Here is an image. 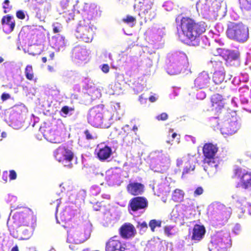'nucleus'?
<instances>
[{
    "label": "nucleus",
    "instance_id": "f257e3e1",
    "mask_svg": "<svg viewBox=\"0 0 251 251\" xmlns=\"http://www.w3.org/2000/svg\"><path fill=\"white\" fill-rule=\"evenodd\" d=\"M13 223L8 226L10 234L19 240L28 239L32 234L31 225L33 216L27 210L16 213L13 216Z\"/></svg>",
    "mask_w": 251,
    "mask_h": 251
},
{
    "label": "nucleus",
    "instance_id": "f03ea898",
    "mask_svg": "<svg viewBox=\"0 0 251 251\" xmlns=\"http://www.w3.org/2000/svg\"><path fill=\"white\" fill-rule=\"evenodd\" d=\"M82 18L79 20L76 32L77 38L85 42H90L93 38L94 31L91 26V21L97 14L96 6L94 4L85 3Z\"/></svg>",
    "mask_w": 251,
    "mask_h": 251
},
{
    "label": "nucleus",
    "instance_id": "7ed1b4c3",
    "mask_svg": "<svg viewBox=\"0 0 251 251\" xmlns=\"http://www.w3.org/2000/svg\"><path fill=\"white\" fill-rule=\"evenodd\" d=\"M184 40L189 44L195 41L206 30V25L203 22H196L188 17H182L179 25Z\"/></svg>",
    "mask_w": 251,
    "mask_h": 251
},
{
    "label": "nucleus",
    "instance_id": "20e7f679",
    "mask_svg": "<svg viewBox=\"0 0 251 251\" xmlns=\"http://www.w3.org/2000/svg\"><path fill=\"white\" fill-rule=\"evenodd\" d=\"M218 148L216 145L205 143L202 148L203 167L208 175H212L217 171L218 164L216 161V154Z\"/></svg>",
    "mask_w": 251,
    "mask_h": 251
},
{
    "label": "nucleus",
    "instance_id": "39448f33",
    "mask_svg": "<svg viewBox=\"0 0 251 251\" xmlns=\"http://www.w3.org/2000/svg\"><path fill=\"white\" fill-rule=\"evenodd\" d=\"M226 34L230 39L243 43L249 38L248 27L242 24H231L227 28Z\"/></svg>",
    "mask_w": 251,
    "mask_h": 251
},
{
    "label": "nucleus",
    "instance_id": "423d86ee",
    "mask_svg": "<svg viewBox=\"0 0 251 251\" xmlns=\"http://www.w3.org/2000/svg\"><path fill=\"white\" fill-rule=\"evenodd\" d=\"M74 156L75 154L72 149L66 146H59L54 152L56 160L68 168H72V161Z\"/></svg>",
    "mask_w": 251,
    "mask_h": 251
},
{
    "label": "nucleus",
    "instance_id": "0eeeda50",
    "mask_svg": "<svg viewBox=\"0 0 251 251\" xmlns=\"http://www.w3.org/2000/svg\"><path fill=\"white\" fill-rule=\"evenodd\" d=\"M232 178L238 179L237 188L241 187L247 190L251 188V172L246 169L237 167L233 170Z\"/></svg>",
    "mask_w": 251,
    "mask_h": 251
},
{
    "label": "nucleus",
    "instance_id": "6e6552de",
    "mask_svg": "<svg viewBox=\"0 0 251 251\" xmlns=\"http://www.w3.org/2000/svg\"><path fill=\"white\" fill-rule=\"evenodd\" d=\"M104 105H98L92 108L89 112L88 116V123L94 126L97 127H104L105 126L103 124Z\"/></svg>",
    "mask_w": 251,
    "mask_h": 251
},
{
    "label": "nucleus",
    "instance_id": "1a4fd4ad",
    "mask_svg": "<svg viewBox=\"0 0 251 251\" xmlns=\"http://www.w3.org/2000/svg\"><path fill=\"white\" fill-rule=\"evenodd\" d=\"M149 202L146 198L143 196H135L131 199L128 204V208L133 212L146 209Z\"/></svg>",
    "mask_w": 251,
    "mask_h": 251
},
{
    "label": "nucleus",
    "instance_id": "9d476101",
    "mask_svg": "<svg viewBox=\"0 0 251 251\" xmlns=\"http://www.w3.org/2000/svg\"><path fill=\"white\" fill-rule=\"evenodd\" d=\"M126 245L118 236L111 237L106 243V251H125Z\"/></svg>",
    "mask_w": 251,
    "mask_h": 251
},
{
    "label": "nucleus",
    "instance_id": "9b49d317",
    "mask_svg": "<svg viewBox=\"0 0 251 251\" xmlns=\"http://www.w3.org/2000/svg\"><path fill=\"white\" fill-rule=\"evenodd\" d=\"M227 66H237L240 65V53L237 50H226L223 55Z\"/></svg>",
    "mask_w": 251,
    "mask_h": 251
},
{
    "label": "nucleus",
    "instance_id": "f8f14e48",
    "mask_svg": "<svg viewBox=\"0 0 251 251\" xmlns=\"http://www.w3.org/2000/svg\"><path fill=\"white\" fill-rule=\"evenodd\" d=\"M226 247L222 235L216 234L212 236L210 251H226Z\"/></svg>",
    "mask_w": 251,
    "mask_h": 251
},
{
    "label": "nucleus",
    "instance_id": "ddd939ff",
    "mask_svg": "<svg viewBox=\"0 0 251 251\" xmlns=\"http://www.w3.org/2000/svg\"><path fill=\"white\" fill-rule=\"evenodd\" d=\"M86 239V237L77 228L71 229L68 231L67 240L68 242L73 244H80L83 242Z\"/></svg>",
    "mask_w": 251,
    "mask_h": 251
},
{
    "label": "nucleus",
    "instance_id": "4468645a",
    "mask_svg": "<svg viewBox=\"0 0 251 251\" xmlns=\"http://www.w3.org/2000/svg\"><path fill=\"white\" fill-rule=\"evenodd\" d=\"M119 231L120 236L124 239L132 238L136 234L135 227L129 223L123 224L119 228Z\"/></svg>",
    "mask_w": 251,
    "mask_h": 251
},
{
    "label": "nucleus",
    "instance_id": "2eb2a0df",
    "mask_svg": "<svg viewBox=\"0 0 251 251\" xmlns=\"http://www.w3.org/2000/svg\"><path fill=\"white\" fill-rule=\"evenodd\" d=\"M127 192L131 196H137L142 195L145 191L144 184L138 182H129L126 187Z\"/></svg>",
    "mask_w": 251,
    "mask_h": 251
},
{
    "label": "nucleus",
    "instance_id": "dca6fc26",
    "mask_svg": "<svg viewBox=\"0 0 251 251\" xmlns=\"http://www.w3.org/2000/svg\"><path fill=\"white\" fill-rule=\"evenodd\" d=\"M210 77L209 74L202 72L199 74L194 81L195 86L199 89H203L207 87L210 82Z\"/></svg>",
    "mask_w": 251,
    "mask_h": 251
},
{
    "label": "nucleus",
    "instance_id": "f3484780",
    "mask_svg": "<svg viewBox=\"0 0 251 251\" xmlns=\"http://www.w3.org/2000/svg\"><path fill=\"white\" fill-rule=\"evenodd\" d=\"M44 136L47 140L51 143H59L61 142L60 132L55 128L45 129Z\"/></svg>",
    "mask_w": 251,
    "mask_h": 251
},
{
    "label": "nucleus",
    "instance_id": "a211bd4d",
    "mask_svg": "<svg viewBox=\"0 0 251 251\" xmlns=\"http://www.w3.org/2000/svg\"><path fill=\"white\" fill-rule=\"evenodd\" d=\"M1 25L3 31L6 33H10L14 30L16 22L12 16L6 15L2 17Z\"/></svg>",
    "mask_w": 251,
    "mask_h": 251
},
{
    "label": "nucleus",
    "instance_id": "6ab92c4d",
    "mask_svg": "<svg viewBox=\"0 0 251 251\" xmlns=\"http://www.w3.org/2000/svg\"><path fill=\"white\" fill-rule=\"evenodd\" d=\"M212 110L216 112H220L224 108L225 105V100L221 95L218 94L213 95L211 99Z\"/></svg>",
    "mask_w": 251,
    "mask_h": 251
},
{
    "label": "nucleus",
    "instance_id": "aec40b11",
    "mask_svg": "<svg viewBox=\"0 0 251 251\" xmlns=\"http://www.w3.org/2000/svg\"><path fill=\"white\" fill-rule=\"evenodd\" d=\"M72 52L75 58L81 61L86 60L89 56L88 51L84 46H76L73 49Z\"/></svg>",
    "mask_w": 251,
    "mask_h": 251
},
{
    "label": "nucleus",
    "instance_id": "412c9836",
    "mask_svg": "<svg viewBox=\"0 0 251 251\" xmlns=\"http://www.w3.org/2000/svg\"><path fill=\"white\" fill-rule=\"evenodd\" d=\"M238 127V123L236 121H231L226 123L221 128V132L225 135H231L234 134Z\"/></svg>",
    "mask_w": 251,
    "mask_h": 251
},
{
    "label": "nucleus",
    "instance_id": "4be33fe9",
    "mask_svg": "<svg viewBox=\"0 0 251 251\" xmlns=\"http://www.w3.org/2000/svg\"><path fill=\"white\" fill-rule=\"evenodd\" d=\"M205 233V228L202 225H195L193 229L192 240L199 242L203 237Z\"/></svg>",
    "mask_w": 251,
    "mask_h": 251
},
{
    "label": "nucleus",
    "instance_id": "5701e85b",
    "mask_svg": "<svg viewBox=\"0 0 251 251\" xmlns=\"http://www.w3.org/2000/svg\"><path fill=\"white\" fill-rule=\"evenodd\" d=\"M111 154V148L107 146L99 149L97 151L98 158L101 161L105 160L110 156Z\"/></svg>",
    "mask_w": 251,
    "mask_h": 251
},
{
    "label": "nucleus",
    "instance_id": "b1692460",
    "mask_svg": "<svg viewBox=\"0 0 251 251\" xmlns=\"http://www.w3.org/2000/svg\"><path fill=\"white\" fill-rule=\"evenodd\" d=\"M184 194L183 190L176 189L172 193V199L175 202H180L183 200Z\"/></svg>",
    "mask_w": 251,
    "mask_h": 251
},
{
    "label": "nucleus",
    "instance_id": "393cba45",
    "mask_svg": "<svg viewBox=\"0 0 251 251\" xmlns=\"http://www.w3.org/2000/svg\"><path fill=\"white\" fill-rule=\"evenodd\" d=\"M225 78V72H214L213 81L216 84L222 83Z\"/></svg>",
    "mask_w": 251,
    "mask_h": 251
},
{
    "label": "nucleus",
    "instance_id": "a878e982",
    "mask_svg": "<svg viewBox=\"0 0 251 251\" xmlns=\"http://www.w3.org/2000/svg\"><path fill=\"white\" fill-rule=\"evenodd\" d=\"M195 168V162L190 159L188 160L184 163V167L182 172V175L191 173L194 170Z\"/></svg>",
    "mask_w": 251,
    "mask_h": 251
},
{
    "label": "nucleus",
    "instance_id": "bb28decb",
    "mask_svg": "<svg viewBox=\"0 0 251 251\" xmlns=\"http://www.w3.org/2000/svg\"><path fill=\"white\" fill-rule=\"evenodd\" d=\"M25 75L26 78L29 80H33L34 75L33 73L32 66L30 65H28L25 68Z\"/></svg>",
    "mask_w": 251,
    "mask_h": 251
},
{
    "label": "nucleus",
    "instance_id": "cd10ccee",
    "mask_svg": "<svg viewBox=\"0 0 251 251\" xmlns=\"http://www.w3.org/2000/svg\"><path fill=\"white\" fill-rule=\"evenodd\" d=\"M195 206V200L189 198L186 199L185 202L182 204L185 210H190L194 208Z\"/></svg>",
    "mask_w": 251,
    "mask_h": 251
},
{
    "label": "nucleus",
    "instance_id": "c85d7f7f",
    "mask_svg": "<svg viewBox=\"0 0 251 251\" xmlns=\"http://www.w3.org/2000/svg\"><path fill=\"white\" fill-rule=\"evenodd\" d=\"M84 134L87 140H94L98 138L97 134L95 132L89 129H86L84 131Z\"/></svg>",
    "mask_w": 251,
    "mask_h": 251
},
{
    "label": "nucleus",
    "instance_id": "c756f323",
    "mask_svg": "<svg viewBox=\"0 0 251 251\" xmlns=\"http://www.w3.org/2000/svg\"><path fill=\"white\" fill-rule=\"evenodd\" d=\"M39 5H41V4L39 3L38 5H36L33 9L36 12V17L41 21H43L45 19V16L42 14V9L39 6Z\"/></svg>",
    "mask_w": 251,
    "mask_h": 251
},
{
    "label": "nucleus",
    "instance_id": "7c9ffc66",
    "mask_svg": "<svg viewBox=\"0 0 251 251\" xmlns=\"http://www.w3.org/2000/svg\"><path fill=\"white\" fill-rule=\"evenodd\" d=\"M149 226L151 228L152 232L155 231V228L156 227H161V221L160 220H156L155 219L151 220L149 223Z\"/></svg>",
    "mask_w": 251,
    "mask_h": 251
},
{
    "label": "nucleus",
    "instance_id": "2f4dec72",
    "mask_svg": "<svg viewBox=\"0 0 251 251\" xmlns=\"http://www.w3.org/2000/svg\"><path fill=\"white\" fill-rule=\"evenodd\" d=\"M213 66L215 72H225L224 64L221 61H215Z\"/></svg>",
    "mask_w": 251,
    "mask_h": 251
},
{
    "label": "nucleus",
    "instance_id": "473e14b6",
    "mask_svg": "<svg viewBox=\"0 0 251 251\" xmlns=\"http://www.w3.org/2000/svg\"><path fill=\"white\" fill-rule=\"evenodd\" d=\"M52 26L53 27V32L54 33L60 32L63 28L62 25L58 22L54 23Z\"/></svg>",
    "mask_w": 251,
    "mask_h": 251
},
{
    "label": "nucleus",
    "instance_id": "72a5a7b5",
    "mask_svg": "<svg viewBox=\"0 0 251 251\" xmlns=\"http://www.w3.org/2000/svg\"><path fill=\"white\" fill-rule=\"evenodd\" d=\"M9 0H5L3 2V8L4 9L3 12L4 13H8L12 8V6L9 4Z\"/></svg>",
    "mask_w": 251,
    "mask_h": 251
},
{
    "label": "nucleus",
    "instance_id": "f704fd0d",
    "mask_svg": "<svg viewBox=\"0 0 251 251\" xmlns=\"http://www.w3.org/2000/svg\"><path fill=\"white\" fill-rule=\"evenodd\" d=\"M123 21L127 24H129L130 23H133L135 22L136 19L134 17L130 16V15H127L125 18H124L123 20Z\"/></svg>",
    "mask_w": 251,
    "mask_h": 251
},
{
    "label": "nucleus",
    "instance_id": "c9c22d12",
    "mask_svg": "<svg viewBox=\"0 0 251 251\" xmlns=\"http://www.w3.org/2000/svg\"><path fill=\"white\" fill-rule=\"evenodd\" d=\"M57 42H58L57 46L58 48L62 47L65 46V37L62 36H59L56 38Z\"/></svg>",
    "mask_w": 251,
    "mask_h": 251
},
{
    "label": "nucleus",
    "instance_id": "e433bc0d",
    "mask_svg": "<svg viewBox=\"0 0 251 251\" xmlns=\"http://www.w3.org/2000/svg\"><path fill=\"white\" fill-rule=\"evenodd\" d=\"M203 193V189L202 187L200 186L198 187L194 192V196L195 197H197L198 196L201 195Z\"/></svg>",
    "mask_w": 251,
    "mask_h": 251
},
{
    "label": "nucleus",
    "instance_id": "4c0bfd02",
    "mask_svg": "<svg viewBox=\"0 0 251 251\" xmlns=\"http://www.w3.org/2000/svg\"><path fill=\"white\" fill-rule=\"evenodd\" d=\"M168 118V115L166 113H162L156 117L158 121H165Z\"/></svg>",
    "mask_w": 251,
    "mask_h": 251
},
{
    "label": "nucleus",
    "instance_id": "58836bf2",
    "mask_svg": "<svg viewBox=\"0 0 251 251\" xmlns=\"http://www.w3.org/2000/svg\"><path fill=\"white\" fill-rule=\"evenodd\" d=\"M137 226L140 230H146L148 228V225L146 222L142 223L138 222Z\"/></svg>",
    "mask_w": 251,
    "mask_h": 251
},
{
    "label": "nucleus",
    "instance_id": "ea45409f",
    "mask_svg": "<svg viewBox=\"0 0 251 251\" xmlns=\"http://www.w3.org/2000/svg\"><path fill=\"white\" fill-rule=\"evenodd\" d=\"M16 17L21 20H24L25 17V13L22 10H18L16 12Z\"/></svg>",
    "mask_w": 251,
    "mask_h": 251
},
{
    "label": "nucleus",
    "instance_id": "a19ab883",
    "mask_svg": "<svg viewBox=\"0 0 251 251\" xmlns=\"http://www.w3.org/2000/svg\"><path fill=\"white\" fill-rule=\"evenodd\" d=\"M74 109L73 108H69L68 106H64L62 107L61 111L64 114L67 115L69 113V111H73Z\"/></svg>",
    "mask_w": 251,
    "mask_h": 251
},
{
    "label": "nucleus",
    "instance_id": "79ce46f5",
    "mask_svg": "<svg viewBox=\"0 0 251 251\" xmlns=\"http://www.w3.org/2000/svg\"><path fill=\"white\" fill-rule=\"evenodd\" d=\"M17 177V174L16 172L13 170H11L9 171V178L10 180H14Z\"/></svg>",
    "mask_w": 251,
    "mask_h": 251
},
{
    "label": "nucleus",
    "instance_id": "37998d69",
    "mask_svg": "<svg viewBox=\"0 0 251 251\" xmlns=\"http://www.w3.org/2000/svg\"><path fill=\"white\" fill-rule=\"evenodd\" d=\"M172 227L170 226H165L164 227V232L168 236H170L173 235V233L171 232Z\"/></svg>",
    "mask_w": 251,
    "mask_h": 251
},
{
    "label": "nucleus",
    "instance_id": "c03bdc74",
    "mask_svg": "<svg viewBox=\"0 0 251 251\" xmlns=\"http://www.w3.org/2000/svg\"><path fill=\"white\" fill-rule=\"evenodd\" d=\"M10 98V96L8 93H3L1 96V100L2 101H4Z\"/></svg>",
    "mask_w": 251,
    "mask_h": 251
},
{
    "label": "nucleus",
    "instance_id": "a18cd8bd",
    "mask_svg": "<svg viewBox=\"0 0 251 251\" xmlns=\"http://www.w3.org/2000/svg\"><path fill=\"white\" fill-rule=\"evenodd\" d=\"M102 71L104 73H107L109 71V67L108 64H104L102 65Z\"/></svg>",
    "mask_w": 251,
    "mask_h": 251
},
{
    "label": "nucleus",
    "instance_id": "49530a36",
    "mask_svg": "<svg viewBox=\"0 0 251 251\" xmlns=\"http://www.w3.org/2000/svg\"><path fill=\"white\" fill-rule=\"evenodd\" d=\"M180 56L182 60H186L187 59V56L186 54L183 52H179V54L176 55L177 59H178V57Z\"/></svg>",
    "mask_w": 251,
    "mask_h": 251
},
{
    "label": "nucleus",
    "instance_id": "de8ad7c7",
    "mask_svg": "<svg viewBox=\"0 0 251 251\" xmlns=\"http://www.w3.org/2000/svg\"><path fill=\"white\" fill-rule=\"evenodd\" d=\"M151 9V7H150V9H146L144 10V13L145 15L146 16L145 18H148V19H150V16L151 14V11L150 10Z\"/></svg>",
    "mask_w": 251,
    "mask_h": 251
},
{
    "label": "nucleus",
    "instance_id": "09e8293b",
    "mask_svg": "<svg viewBox=\"0 0 251 251\" xmlns=\"http://www.w3.org/2000/svg\"><path fill=\"white\" fill-rule=\"evenodd\" d=\"M67 14H66V16H67ZM69 17H67L66 16H65V17H66L67 18V21H69L71 20H73L74 19V13L72 12V13H70L69 14Z\"/></svg>",
    "mask_w": 251,
    "mask_h": 251
},
{
    "label": "nucleus",
    "instance_id": "8fccbe9b",
    "mask_svg": "<svg viewBox=\"0 0 251 251\" xmlns=\"http://www.w3.org/2000/svg\"><path fill=\"white\" fill-rule=\"evenodd\" d=\"M54 55H55L54 52H53V51L50 52L49 53V57H50L49 60H53L54 57Z\"/></svg>",
    "mask_w": 251,
    "mask_h": 251
},
{
    "label": "nucleus",
    "instance_id": "3c124183",
    "mask_svg": "<svg viewBox=\"0 0 251 251\" xmlns=\"http://www.w3.org/2000/svg\"><path fill=\"white\" fill-rule=\"evenodd\" d=\"M149 100L151 102H153L156 101V98L154 96H151L149 97Z\"/></svg>",
    "mask_w": 251,
    "mask_h": 251
},
{
    "label": "nucleus",
    "instance_id": "603ef678",
    "mask_svg": "<svg viewBox=\"0 0 251 251\" xmlns=\"http://www.w3.org/2000/svg\"><path fill=\"white\" fill-rule=\"evenodd\" d=\"M11 251H19V248H18V247L17 245H16L14 247H13Z\"/></svg>",
    "mask_w": 251,
    "mask_h": 251
},
{
    "label": "nucleus",
    "instance_id": "864d4df0",
    "mask_svg": "<svg viewBox=\"0 0 251 251\" xmlns=\"http://www.w3.org/2000/svg\"><path fill=\"white\" fill-rule=\"evenodd\" d=\"M132 130L135 132V134L136 135V131L138 130V127L136 126H134L132 128Z\"/></svg>",
    "mask_w": 251,
    "mask_h": 251
},
{
    "label": "nucleus",
    "instance_id": "5fc2aeb1",
    "mask_svg": "<svg viewBox=\"0 0 251 251\" xmlns=\"http://www.w3.org/2000/svg\"><path fill=\"white\" fill-rule=\"evenodd\" d=\"M42 61L43 63H45L47 62V59L46 57H43L42 58Z\"/></svg>",
    "mask_w": 251,
    "mask_h": 251
},
{
    "label": "nucleus",
    "instance_id": "6e6d98bb",
    "mask_svg": "<svg viewBox=\"0 0 251 251\" xmlns=\"http://www.w3.org/2000/svg\"><path fill=\"white\" fill-rule=\"evenodd\" d=\"M176 136H177V134L176 133L174 132L172 134L171 137H172V139H174L176 137Z\"/></svg>",
    "mask_w": 251,
    "mask_h": 251
},
{
    "label": "nucleus",
    "instance_id": "4d7b16f0",
    "mask_svg": "<svg viewBox=\"0 0 251 251\" xmlns=\"http://www.w3.org/2000/svg\"><path fill=\"white\" fill-rule=\"evenodd\" d=\"M3 58L2 57L0 56V63H2L3 61Z\"/></svg>",
    "mask_w": 251,
    "mask_h": 251
},
{
    "label": "nucleus",
    "instance_id": "13d9d810",
    "mask_svg": "<svg viewBox=\"0 0 251 251\" xmlns=\"http://www.w3.org/2000/svg\"><path fill=\"white\" fill-rule=\"evenodd\" d=\"M247 2L251 5V0H246Z\"/></svg>",
    "mask_w": 251,
    "mask_h": 251
},
{
    "label": "nucleus",
    "instance_id": "bf43d9fd",
    "mask_svg": "<svg viewBox=\"0 0 251 251\" xmlns=\"http://www.w3.org/2000/svg\"><path fill=\"white\" fill-rule=\"evenodd\" d=\"M128 142L132 143L133 142V138H132L130 140H129Z\"/></svg>",
    "mask_w": 251,
    "mask_h": 251
},
{
    "label": "nucleus",
    "instance_id": "052dcab7",
    "mask_svg": "<svg viewBox=\"0 0 251 251\" xmlns=\"http://www.w3.org/2000/svg\"><path fill=\"white\" fill-rule=\"evenodd\" d=\"M48 68H49V70H50V69H51V67H50V66H48Z\"/></svg>",
    "mask_w": 251,
    "mask_h": 251
},
{
    "label": "nucleus",
    "instance_id": "680f3d73",
    "mask_svg": "<svg viewBox=\"0 0 251 251\" xmlns=\"http://www.w3.org/2000/svg\"><path fill=\"white\" fill-rule=\"evenodd\" d=\"M127 137H128V135H126V136L125 138H127Z\"/></svg>",
    "mask_w": 251,
    "mask_h": 251
},
{
    "label": "nucleus",
    "instance_id": "e2e57ef3",
    "mask_svg": "<svg viewBox=\"0 0 251 251\" xmlns=\"http://www.w3.org/2000/svg\"><path fill=\"white\" fill-rule=\"evenodd\" d=\"M178 163H179V161H177V165H178Z\"/></svg>",
    "mask_w": 251,
    "mask_h": 251
}]
</instances>
